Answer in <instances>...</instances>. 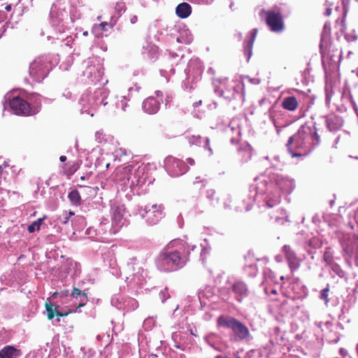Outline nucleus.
<instances>
[{
    "instance_id": "obj_1",
    "label": "nucleus",
    "mask_w": 358,
    "mask_h": 358,
    "mask_svg": "<svg viewBox=\"0 0 358 358\" xmlns=\"http://www.w3.org/2000/svg\"><path fill=\"white\" fill-rule=\"evenodd\" d=\"M294 188L293 179L278 173L260 175L254 180L250 186L251 199L255 201L257 194H265L264 201L268 208L279 204L282 192L289 194Z\"/></svg>"
},
{
    "instance_id": "obj_2",
    "label": "nucleus",
    "mask_w": 358,
    "mask_h": 358,
    "mask_svg": "<svg viewBox=\"0 0 358 358\" xmlns=\"http://www.w3.org/2000/svg\"><path fill=\"white\" fill-rule=\"evenodd\" d=\"M189 248V245L181 240L171 241L157 257V268L166 272L182 268L188 261Z\"/></svg>"
},
{
    "instance_id": "obj_3",
    "label": "nucleus",
    "mask_w": 358,
    "mask_h": 358,
    "mask_svg": "<svg viewBox=\"0 0 358 358\" xmlns=\"http://www.w3.org/2000/svg\"><path fill=\"white\" fill-rule=\"evenodd\" d=\"M320 143L316 127L303 124L289 138L287 146L292 156L295 157L308 154Z\"/></svg>"
},
{
    "instance_id": "obj_4",
    "label": "nucleus",
    "mask_w": 358,
    "mask_h": 358,
    "mask_svg": "<svg viewBox=\"0 0 358 358\" xmlns=\"http://www.w3.org/2000/svg\"><path fill=\"white\" fill-rule=\"evenodd\" d=\"M215 93L228 101H236V106H242L244 102L243 86L227 78L213 80Z\"/></svg>"
},
{
    "instance_id": "obj_5",
    "label": "nucleus",
    "mask_w": 358,
    "mask_h": 358,
    "mask_svg": "<svg viewBox=\"0 0 358 358\" xmlns=\"http://www.w3.org/2000/svg\"><path fill=\"white\" fill-rule=\"evenodd\" d=\"M218 327L231 331V341L234 342H249L252 339L249 329L242 322L229 315H221L217 320Z\"/></svg>"
},
{
    "instance_id": "obj_6",
    "label": "nucleus",
    "mask_w": 358,
    "mask_h": 358,
    "mask_svg": "<svg viewBox=\"0 0 358 358\" xmlns=\"http://www.w3.org/2000/svg\"><path fill=\"white\" fill-rule=\"evenodd\" d=\"M69 3L65 0H57L52 6L50 10V18L52 27L59 33H64L70 28V23L67 20L66 8Z\"/></svg>"
},
{
    "instance_id": "obj_7",
    "label": "nucleus",
    "mask_w": 358,
    "mask_h": 358,
    "mask_svg": "<svg viewBox=\"0 0 358 358\" xmlns=\"http://www.w3.org/2000/svg\"><path fill=\"white\" fill-rule=\"evenodd\" d=\"M250 294L248 285L243 280H236L228 282L227 287L220 289V296L226 301L231 299L241 303Z\"/></svg>"
},
{
    "instance_id": "obj_8",
    "label": "nucleus",
    "mask_w": 358,
    "mask_h": 358,
    "mask_svg": "<svg viewBox=\"0 0 358 358\" xmlns=\"http://www.w3.org/2000/svg\"><path fill=\"white\" fill-rule=\"evenodd\" d=\"M123 273L125 281L131 288L141 285L144 282L143 269L136 257L129 259L123 268Z\"/></svg>"
},
{
    "instance_id": "obj_9",
    "label": "nucleus",
    "mask_w": 358,
    "mask_h": 358,
    "mask_svg": "<svg viewBox=\"0 0 358 358\" xmlns=\"http://www.w3.org/2000/svg\"><path fill=\"white\" fill-rule=\"evenodd\" d=\"M34 98L39 101V96L35 94L28 95L27 100L20 96L13 97L10 101V106L16 115H34L38 113V110L34 106V108H31V103Z\"/></svg>"
},
{
    "instance_id": "obj_10",
    "label": "nucleus",
    "mask_w": 358,
    "mask_h": 358,
    "mask_svg": "<svg viewBox=\"0 0 358 358\" xmlns=\"http://www.w3.org/2000/svg\"><path fill=\"white\" fill-rule=\"evenodd\" d=\"M50 71L49 61L47 57L41 56L29 65V75L36 82L42 81Z\"/></svg>"
},
{
    "instance_id": "obj_11",
    "label": "nucleus",
    "mask_w": 358,
    "mask_h": 358,
    "mask_svg": "<svg viewBox=\"0 0 358 358\" xmlns=\"http://www.w3.org/2000/svg\"><path fill=\"white\" fill-rule=\"evenodd\" d=\"M164 208L161 205L153 204L151 206H145L138 209L141 217L145 219L148 224H157L163 217Z\"/></svg>"
},
{
    "instance_id": "obj_12",
    "label": "nucleus",
    "mask_w": 358,
    "mask_h": 358,
    "mask_svg": "<svg viewBox=\"0 0 358 358\" xmlns=\"http://www.w3.org/2000/svg\"><path fill=\"white\" fill-rule=\"evenodd\" d=\"M262 14L266 15V22L271 31L281 32L284 29L282 16L279 10H269L266 11L262 10L260 13L261 16H262Z\"/></svg>"
},
{
    "instance_id": "obj_13",
    "label": "nucleus",
    "mask_w": 358,
    "mask_h": 358,
    "mask_svg": "<svg viewBox=\"0 0 358 358\" xmlns=\"http://www.w3.org/2000/svg\"><path fill=\"white\" fill-rule=\"evenodd\" d=\"M164 166L168 173L172 177L182 176L188 170V167L183 161L171 156L165 159Z\"/></svg>"
},
{
    "instance_id": "obj_14",
    "label": "nucleus",
    "mask_w": 358,
    "mask_h": 358,
    "mask_svg": "<svg viewBox=\"0 0 358 358\" xmlns=\"http://www.w3.org/2000/svg\"><path fill=\"white\" fill-rule=\"evenodd\" d=\"M133 169L134 167L130 165L118 169L115 173V181L120 182L121 185L125 187H129L131 179Z\"/></svg>"
},
{
    "instance_id": "obj_15",
    "label": "nucleus",
    "mask_w": 358,
    "mask_h": 358,
    "mask_svg": "<svg viewBox=\"0 0 358 358\" xmlns=\"http://www.w3.org/2000/svg\"><path fill=\"white\" fill-rule=\"evenodd\" d=\"M93 94L89 92L82 94L80 99V104L81 105V113H86L93 116L94 114L91 111L96 108L95 104H93Z\"/></svg>"
},
{
    "instance_id": "obj_16",
    "label": "nucleus",
    "mask_w": 358,
    "mask_h": 358,
    "mask_svg": "<svg viewBox=\"0 0 358 358\" xmlns=\"http://www.w3.org/2000/svg\"><path fill=\"white\" fill-rule=\"evenodd\" d=\"M70 297L71 301L73 303L76 310L79 308L83 307L88 301L86 293L75 287L71 292Z\"/></svg>"
},
{
    "instance_id": "obj_17",
    "label": "nucleus",
    "mask_w": 358,
    "mask_h": 358,
    "mask_svg": "<svg viewBox=\"0 0 358 358\" xmlns=\"http://www.w3.org/2000/svg\"><path fill=\"white\" fill-rule=\"evenodd\" d=\"M282 250L290 269L292 271L297 269L299 266V259L296 257L294 251L289 245H284Z\"/></svg>"
},
{
    "instance_id": "obj_18",
    "label": "nucleus",
    "mask_w": 358,
    "mask_h": 358,
    "mask_svg": "<svg viewBox=\"0 0 358 358\" xmlns=\"http://www.w3.org/2000/svg\"><path fill=\"white\" fill-rule=\"evenodd\" d=\"M144 168L138 167L131 175V179L129 183V187L136 186H143L146 181Z\"/></svg>"
},
{
    "instance_id": "obj_19",
    "label": "nucleus",
    "mask_w": 358,
    "mask_h": 358,
    "mask_svg": "<svg viewBox=\"0 0 358 358\" xmlns=\"http://www.w3.org/2000/svg\"><path fill=\"white\" fill-rule=\"evenodd\" d=\"M160 107V101L153 96H150L143 102V110L148 114H155Z\"/></svg>"
},
{
    "instance_id": "obj_20",
    "label": "nucleus",
    "mask_w": 358,
    "mask_h": 358,
    "mask_svg": "<svg viewBox=\"0 0 358 358\" xmlns=\"http://www.w3.org/2000/svg\"><path fill=\"white\" fill-rule=\"evenodd\" d=\"M188 142L191 145H196L208 150L210 155L213 154V150L210 146V139L207 137L201 138L200 136H191L188 137Z\"/></svg>"
},
{
    "instance_id": "obj_21",
    "label": "nucleus",
    "mask_w": 358,
    "mask_h": 358,
    "mask_svg": "<svg viewBox=\"0 0 358 358\" xmlns=\"http://www.w3.org/2000/svg\"><path fill=\"white\" fill-rule=\"evenodd\" d=\"M93 94V100L92 103L93 104H95L96 106H99V105L102 104L103 106H106L107 104V101H106L108 96V92L106 89L104 88H99L96 90Z\"/></svg>"
},
{
    "instance_id": "obj_22",
    "label": "nucleus",
    "mask_w": 358,
    "mask_h": 358,
    "mask_svg": "<svg viewBox=\"0 0 358 358\" xmlns=\"http://www.w3.org/2000/svg\"><path fill=\"white\" fill-rule=\"evenodd\" d=\"M124 209L120 206H113L111 208L113 223L117 227H122L124 223Z\"/></svg>"
},
{
    "instance_id": "obj_23",
    "label": "nucleus",
    "mask_w": 358,
    "mask_h": 358,
    "mask_svg": "<svg viewBox=\"0 0 358 358\" xmlns=\"http://www.w3.org/2000/svg\"><path fill=\"white\" fill-rule=\"evenodd\" d=\"M257 34V29H253L250 32V38L245 41L244 42V52L245 54L248 57V61L250 59L252 52V47L253 43L255 40L256 36Z\"/></svg>"
},
{
    "instance_id": "obj_24",
    "label": "nucleus",
    "mask_w": 358,
    "mask_h": 358,
    "mask_svg": "<svg viewBox=\"0 0 358 358\" xmlns=\"http://www.w3.org/2000/svg\"><path fill=\"white\" fill-rule=\"evenodd\" d=\"M20 355V350L12 345H6L0 350V358H17Z\"/></svg>"
},
{
    "instance_id": "obj_25",
    "label": "nucleus",
    "mask_w": 358,
    "mask_h": 358,
    "mask_svg": "<svg viewBox=\"0 0 358 358\" xmlns=\"http://www.w3.org/2000/svg\"><path fill=\"white\" fill-rule=\"evenodd\" d=\"M330 33H331V27L330 24L326 22L324 25L323 31L321 34V41H320V48L322 49L324 48H327L330 43Z\"/></svg>"
},
{
    "instance_id": "obj_26",
    "label": "nucleus",
    "mask_w": 358,
    "mask_h": 358,
    "mask_svg": "<svg viewBox=\"0 0 358 358\" xmlns=\"http://www.w3.org/2000/svg\"><path fill=\"white\" fill-rule=\"evenodd\" d=\"M192 13V7L187 3H181L176 8V15L182 19L187 18Z\"/></svg>"
},
{
    "instance_id": "obj_27",
    "label": "nucleus",
    "mask_w": 358,
    "mask_h": 358,
    "mask_svg": "<svg viewBox=\"0 0 358 358\" xmlns=\"http://www.w3.org/2000/svg\"><path fill=\"white\" fill-rule=\"evenodd\" d=\"M238 154L241 157V160L243 162H248L252 157V148L249 144H244L241 145L238 150Z\"/></svg>"
},
{
    "instance_id": "obj_28",
    "label": "nucleus",
    "mask_w": 358,
    "mask_h": 358,
    "mask_svg": "<svg viewBox=\"0 0 358 358\" xmlns=\"http://www.w3.org/2000/svg\"><path fill=\"white\" fill-rule=\"evenodd\" d=\"M75 213L73 212V211H64L62 215H61L58 220L59 221V222L62 224H68L70 222H71L72 224H74V222H76V220H83V217H76L73 219H71V217L72 216H74Z\"/></svg>"
},
{
    "instance_id": "obj_29",
    "label": "nucleus",
    "mask_w": 358,
    "mask_h": 358,
    "mask_svg": "<svg viewBox=\"0 0 358 358\" xmlns=\"http://www.w3.org/2000/svg\"><path fill=\"white\" fill-rule=\"evenodd\" d=\"M325 94H326V99H325L326 105L327 107H329L331 99L334 94V83L331 80H329L327 72H326Z\"/></svg>"
},
{
    "instance_id": "obj_30",
    "label": "nucleus",
    "mask_w": 358,
    "mask_h": 358,
    "mask_svg": "<svg viewBox=\"0 0 358 358\" xmlns=\"http://www.w3.org/2000/svg\"><path fill=\"white\" fill-rule=\"evenodd\" d=\"M282 106L285 109L293 111L297 108L298 101L296 97L288 96L284 99Z\"/></svg>"
},
{
    "instance_id": "obj_31",
    "label": "nucleus",
    "mask_w": 358,
    "mask_h": 358,
    "mask_svg": "<svg viewBox=\"0 0 358 358\" xmlns=\"http://www.w3.org/2000/svg\"><path fill=\"white\" fill-rule=\"evenodd\" d=\"M341 101L343 102V108L340 109L341 110H346L349 106L354 105V102L350 94L349 89L345 88L344 90L343 96L341 97Z\"/></svg>"
},
{
    "instance_id": "obj_32",
    "label": "nucleus",
    "mask_w": 358,
    "mask_h": 358,
    "mask_svg": "<svg viewBox=\"0 0 358 358\" xmlns=\"http://www.w3.org/2000/svg\"><path fill=\"white\" fill-rule=\"evenodd\" d=\"M326 127L329 131H336V115L331 113L324 117Z\"/></svg>"
},
{
    "instance_id": "obj_33",
    "label": "nucleus",
    "mask_w": 358,
    "mask_h": 358,
    "mask_svg": "<svg viewBox=\"0 0 358 358\" xmlns=\"http://www.w3.org/2000/svg\"><path fill=\"white\" fill-rule=\"evenodd\" d=\"M71 203L73 206H79L80 204V196L78 190L74 189L68 194Z\"/></svg>"
},
{
    "instance_id": "obj_34",
    "label": "nucleus",
    "mask_w": 358,
    "mask_h": 358,
    "mask_svg": "<svg viewBox=\"0 0 358 358\" xmlns=\"http://www.w3.org/2000/svg\"><path fill=\"white\" fill-rule=\"evenodd\" d=\"M192 41V36L187 31H184V34H182L177 38L178 43H190Z\"/></svg>"
},
{
    "instance_id": "obj_35",
    "label": "nucleus",
    "mask_w": 358,
    "mask_h": 358,
    "mask_svg": "<svg viewBox=\"0 0 358 358\" xmlns=\"http://www.w3.org/2000/svg\"><path fill=\"white\" fill-rule=\"evenodd\" d=\"M280 213V215H275V217H271V218H273L275 222L278 224H283L285 222H287L288 215H287V213L282 209Z\"/></svg>"
},
{
    "instance_id": "obj_36",
    "label": "nucleus",
    "mask_w": 358,
    "mask_h": 358,
    "mask_svg": "<svg viewBox=\"0 0 358 358\" xmlns=\"http://www.w3.org/2000/svg\"><path fill=\"white\" fill-rule=\"evenodd\" d=\"M80 17V11L75 7H72L70 10V23H73L76 20Z\"/></svg>"
},
{
    "instance_id": "obj_37",
    "label": "nucleus",
    "mask_w": 358,
    "mask_h": 358,
    "mask_svg": "<svg viewBox=\"0 0 358 358\" xmlns=\"http://www.w3.org/2000/svg\"><path fill=\"white\" fill-rule=\"evenodd\" d=\"M115 9L116 13L119 15H121L126 10L125 3L122 1L117 2Z\"/></svg>"
},
{
    "instance_id": "obj_38",
    "label": "nucleus",
    "mask_w": 358,
    "mask_h": 358,
    "mask_svg": "<svg viewBox=\"0 0 358 358\" xmlns=\"http://www.w3.org/2000/svg\"><path fill=\"white\" fill-rule=\"evenodd\" d=\"M52 305L51 303H45V308L48 313V317L49 320H52L55 317V310H53Z\"/></svg>"
},
{
    "instance_id": "obj_39",
    "label": "nucleus",
    "mask_w": 358,
    "mask_h": 358,
    "mask_svg": "<svg viewBox=\"0 0 358 358\" xmlns=\"http://www.w3.org/2000/svg\"><path fill=\"white\" fill-rule=\"evenodd\" d=\"M329 291V285H327L325 288H324L320 293V299L325 301V303L327 304L329 301L328 299V292Z\"/></svg>"
},
{
    "instance_id": "obj_40",
    "label": "nucleus",
    "mask_w": 358,
    "mask_h": 358,
    "mask_svg": "<svg viewBox=\"0 0 358 358\" xmlns=\"http://www.w3.org/2000/svg\"><path fill=\"white\" fill-rule=\"evenodd\" d=\"M159 297L162 303H164L167 299L170 297L167 289H164L159 292Z\"/></svg>"
},
{
    "instance_id": "obj_41",
    "label": "nucleus",
    "mask_w": 358,
    "mask_h": 358,
    "mask_svg": "<svg viewBox=\"0 0 358 358\" xmlns=\"http://www.w3.org/2000/svg\"><path fill=\"white\" fill-rule=\"evenodd\" d=\"M36 94L37 95V94ZM38 96H39V101L37 100V99L34 98L31 101L32 103H31V108H34V106L38 110L41 101V96L39 94H38Z\"/></svg>"
},
{
    "instance_id": "obj_42",
    "label": "nucleus",
    "mask_w": 358,
    "mask_h": 358,
    "mask_svg": "<svg viewBox=\"0 0 358 358\" xmlns=\"http://www.w3.org/2000/svg\"><path fill=\"white\" fill-rule=\"evenodd\" d=\"M39 229H40V228H39L38 225L35 222H34L30 225H29V227L27 228V230L29 233H33L35 231H38Z\"/></svg>"
},
{
    "instance_id": "obj_43",
    "label": "nucleus",
    "mask_w": 358,
    "mask_h": 358,
    "mask_svg": "<svg viewBox=\"0 0 358 358\" xmlns=\"http://www.w3.org/2000/svg\"><path fill=\"white\" fill-rule=\"evenodd\" d=\"M117 106L118 107H121L122 110H126V108L127 106V101H126V99H125V96H123V99L120 101V102H119L117 103Z\"/></svg>"
},
{
    "instance_id": "obj_44",
    "label": "nucleus",
    "mask_w": 358,
    "mask_h": 358,
    "mask_svg": "<svg viewBox=\"0 0 358 358\" xmlns=\"http://www.w3.org/2000/svg\"><path fill=\"white\" fill-rule=\"evenodd\" d=\"M206 181L205 180H200L199 178H196L195 181L194 182V185H198L201 184V187H204Z\"/></svg>"
},
{
    "instance_id": "obj_45",
    "label": "nucleus",
    "mask_w": 358,
    "mask_h": 358,
    "mask_svg": "<svg viewBox=\"0 0 358 358\" xmlns=\"http://www.w3.org/2000/svg\"><path fill=\"white\" fill-rule=\"evenodd\" d=\"M215 191L213 190V189H209L207 191V194H206V196L208 199H209L210 200L213 201V198H214V196H215Z\"/></svg>"
},
{
    "instance_id": "obj_46",
    "label": "nucleus",
    "mask_w": 358,
    "mask_h": 358,
    "mask_svg": "<svg viewBox=\"0 0 358 358\" xmlns=\"http://www.w3.org/2000/svg\"><path fill=\"white\" fill-rule=\"evenodd\" d=\"M137 21H138V17H137V15H131V16L130 17V22H131V24H135V23H136V22H137Z\"/></svg>"
},
{
    "instance_id": "obj_47",
    "label": "nucleus",
    "mask_w": 358,
    "mask_h": 358,
    "mask_svg": "<svg viewBox=\"0 0 358 358\" xmlns=\"http://www.w3.org/2000/svg\"><path fill=\"white\" fill-rule=\"evenodd\" d=\"M345 38H346L348 41H355V40L357 39V36H356L345 35Z\"/></svg>"
},
{
    "instance_id": "obj_48",
    "label": "nucleus",
    "mask_w": 358,
    "mask_h": 358,
    "mask_svg": "<svg viewBox=\"0 0 358 358\" xmlns=\"http://www.w3.org/2000/svg\"><path fill=\"white\" fill-rule=\"evenodd\" d=\"M329 215L328 214H325V215H324V219L325 222H329V225H333V224H334V223H331V222H330V220H329Z\"/></svg>"
},
{
    "instance_id": "obj_49",
    "label": "nucleus",
    "mask_w": 358,
    "mask_h": 358,
    "mask_svg": "<svg viewBox=\"0 0 358 358\" xmlns=\"http://www.w3.org/2000/svg\"><path fill=\"white\" fill-rule=\"evenodd\" d=\"M341 1L343 3V5L344 13H345V14H346L348 1H347V0H341Z\"/></svg>"
},
{
    "instance_id": "obj_50",
    "label": "nucleus",
    "mask_w": 358,
    "mask_h": 358,
    "mask_svg": "<svg viewBox=\"0 0 358 358\" xmlns=\"http://www.w3.org/2000/svg\"><path fill=\"white\" fill-rule=\"evenodd\" d=\"M44 219H45V217H43V218H39V219H38L37 220H36V221H35V222H36V223L38 225V227H40Z\"/></svg>"
},
{
    "instance_id": "obj_51",
    "label": "nucleus",
    "mask_w": 358,
    "mask_h": 358,
    "mask_svg": "<svg viewBox=\"0 0 358 358\" xmlns=\"http://www.w3.org/2000/svg\"><path fill=\"white\" fill-rule=\"evenodd\" d=\"M200 2L204 4H210L213 0H199Z\"/></svg>"
},
{
    "instance_id": "obj_52",
    "label": "nucleus",
    "mask_w": 358,
    "mask_h": 358,
    "mask_svg": "<svg viewBox=\"0 0 358 358\" xmlns=\"http://www.w3.org/2000/svg\"><path fill=\"white\" fill-rule=\"evenodd\" d=\"M271 119L272 120L273 123V124H274L275 127L276 128L277 132H278V133H279V132H280V129H278V126L276 125L275 121V120L273 118V116H272V115H271Z\"/></svg>"
},
{
    "instance_id": "obj_53",
    "label": "nucleus",
    "mask_w": 358,
    "mask_h": 358,
    "mask_svg": "<svg viewBox=\"0 0 358 358\" xmlns=\"http://www.w3.org/2000/svg\"><path fill=\"white\" fill-rule=\"evenodd\" d=\"M340 353L342 356L345 357L347 355V351L343 348L340 349Z\"/></svg>"
},
{
    "instance_id": "obj_54",
    "label": "nucleus",
    "mask_w": 358,
    "mask_h": 358,
    "mask_svg": "<svg viewBox=\"0 0 358 358\" xmlns=\"http://www.w3.org/2000/svg\"><path fill=\"white\" fill-rule=\"evenodd\" d=\"M187 161L188 164H190L191 166L194 164V160L192 158H188Z\"/></svg>"
},
{
    "instance_id": "obj_55",
    "label": "nucleus",
    "mask_w": 358,
    "mask_h": 358,
    "mask_svg": "<svg viewBox=\"0 0 358 358\" xmlns=\"http://www.w3.org/2000/svg\"><path fill=\"white\" fill-rule=\"evenodd\" d=\"M331 14V9L330 8H327L325 12V15L329 16Z\"/></svg>"
},
{
    "instance_id": "obj_56",
    "label": "nucleus",
    "mask_w": 358,
    "mask_h": 358,
    "mask_svg": "<svg viewBox=\"0 0 358 358\" xmlns=\"http://www.w3.org/2000/svg\"><path fill=\"white\" fill-rule=\"evenodd\" d=\"M336 122H337V127L340 126V125L341 126L343 125V120H340L338 117H337Z\"/></svg>"
},
{
    "instance_id": "obj_57",
    "label": "nucleus",
    "mask_w": 358,
    "mask_h": 358,
    "mask_svg": "<svg viewBox=\"0 0 358 358\" xmlns=\"http://www.w3.org/2000/svg\"><path fill=\"white\" fill-rule=\"evenodd\" d=\"M59 160L62 162H64L66 160V157L64 156V155H62L59 157Z\"/></svg>"
},
{
    "instance_id": "obj_58",
    "label": "nucleus",
    "mask_w": 358,
    "mask_h": 358,
    "mask_svg": "<svg viewBox=\"0 0 358 358\" xmlns=\"http://www.w3.org/2000/svg\"><path fill=\"white\" fill-rule=\"evenodd\" d=\"M11 8H12V6H11V5H10V4H7V5L5 6V9H6V10H7V11H10V10H11Z\"/></svg>"
},
{
    "instance_id": "obj_59",
    "label": "nucleus",
    "mask_w": 358,
    "mask_h": 358,
    "mask_svg": "<svg viewBox=\"0 0 358 358\" xmlns=\"http://www.w3.org/2000/svg\"><path fill=\"white\" fill-rule=\"evenodd\" d=\"M155 93L157 97L162 96V92L161 91H156Z\"/></svg>"
},
{
    "instance_id": "obj_60",
    "label": "nucleus",
    "mask_w": 358,
    "mask_h": 358,
    "mask_svg": "<svg viewBox=\"0 0 358 358\" xmlns=\"http://www.w3.org/2000/svg\"><path fill=\"white\" fill-rule=\"evenodd\" d=\"M201 101L200 100V101H197V102H195V103H194V107H197V106H199V105H201Z\"/></svg>"
},
{
    "instance_id": "obj_61",
    "label": "nucleus",
    "mask_w": 358,
    "mask_h": 358,
    "mask_svg": "<svg viewBox=\"0 0 358 358\" xmlns=\"http://www.w3.org/2000/svg\"><path fill=\"white\" fill-rule=\"evenodd\" d=\"M238 141V138H231V142L232 143H236Z\"/></svg>"
},
{
    "instance_id": "obj_62",
    "label": "nucleus",
    "mask_w": 358,
    "mask_h": 358,
    "mask_svg": "<svg viewBox=\"0 0 358 358\" xmlns=\"http://www.w3.org/2000/svg\"><path fill=\"white\" fill-rule=\"evenodd\" d=\"M251 206H252V204H251V203L248 204V205L246 206V208H245V210H246V211L250 210L251 209Z\"/></svg>"
},
{
    "instance_id": "obj_63",
    "label": "nucleus",
    "mask_w": 358,
    "mask_h": 358,
    "mask_svg": "<svg viewBox=\"0 0 358 358\" xmlns=\"http://www.w3.org/2000/svg\"><path fill=\"white\" fill-rule=\"evenodd\" d=\"M108 24L106 22H102L100 24V26L102 27V29H104L105 27L107 26Z\"/></svg>"
},
{
    "instance_id": "obj_64",
    "label": "nucleus",
    "mask_w": 358,
    "mask_h": 358,
    "mask_svg": "<svg viewBox=\"0 0 358 358\" xmlns=\"http://www.w3.org/2000/svg\"><path fill=\"white\" fill-rule=\"evenodd\" d=\"M64 96H66L67 98H70L71 96V93L68 92L66 94H64Z\"/></svg>"
}]
</instances>
